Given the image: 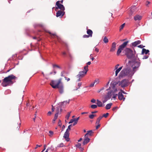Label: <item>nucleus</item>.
I'll return each mask as SVG.
<instances>
[{"mask_svg":"<svg viewBox=\"0 0 152 152\" xmlns=\"http://www.w3.org/2000/svg\"><path fill=\"white\" fill-rule=\"evenodd\" d=\"M118 83L116 82H111L110 84V87H109L110 91L107 93V95L104 96V99H109L111 97L115 99L117 96V94L120 89L117 86Z\"/></svg>","mask_w":152,"mask_h":152,"instance_id":"1","label":"nucleus"},{"mask_svg":"<svg viewBox=\"0 0 152 152\" xmlns=\"http://www.w3.org/2000/svg\"><path fill=\"white\" fill-rule=\"evenodd\" d=\"M50 84L51 86L54 88H58L59 92L61 94L63 92V86L61 82V79H60L58 80L52 81Z\"/></svg>","mask_w":152,"mask_h":152,"instance_id":"2","label":"nucleus"},{"mask_svg":"<svg viewBox=\"0 0 152 152\" xmlns=\"http://www.w3.org/2000/svg\"><path fill=\"white\" fill-rule=\"evenodd\" d=\"M16 77L13 75H10L5 77L2 80L1 85L3 87H6L11 85L13 83V80L15 79Z\"/></svg>","mask_w":152,"mask_h":152,"instance_id":"3","label":"nucleus"},{"mask_svg":"<svg viewBox=\"0 0 152 152\" xmlns=\"http://www.w3.org/2000/svg\"><path fill=\"white\" fill-rule=\"evenodd\" d=\"M135 72L130 67L127 66L120 73V76L121 77L125 76H132Z\"/></svg>","mask_w":152,"mask_h":152,"instance_id":"4","label":"nucleus"},{"mask_svg":"<svg viewBox=\"0 0 152 152\" xmlns=\"http://www.w3.org/2000/svg\"><path fill=\"white\" fill-rule=\"evenodd\" d=\"M132 61H129V62L132 65V67L134 71L135 72L138 70V68L140 65V60L138 59H134Z\"/></svg>","mask_w":152,"mask_h":152,"instance_id":"5","label":"nucleus"},{"mask_svg":"<svg viewBox=\"0 0 152 152\" xmlns=\"http://www.w3.org/2000/svg\"><path fill=\"white\" fill-rule=\"evenodd\" d=\"M35 28L38 30L37 34L38 35L41 36L43 35L44 33V26L42 24H36L34 25Z\"/></svg>","mask_w":152,"mask_h":152,"instance_id":"6","label":"nucleus"},{"mask_svg":"<svg viewBox=\"0 0 152 152\" xmlns=\"http://www.w3.org/2000/svg\"><path fill=\"white\" fill-rule=\"evenodd\" d=\"M112 82H116L118 83L117 86L120 89L119 86H121L122 88H124L128 86L129 83V80H128L124 79L121 80L119 83L118 82L112 81Z\"/></svg>","mask_w":152,"mask_h":152,"instance_id":"7","label":"nucleus"},{"mask_svg":"<svg viewBox=\"0 0 152 152\" xmlns=\"http://www.w3.org/2000/svg\"><path fill=\"white\" fill-rule=\"evenodd\" d=\"M126 54L128 58L132 59L134 58V55L132 51L129 48H126L125 50Z\"/></svg>","mask_w":152,"mask_h":152,"instance_id":"8","label":"nucleus"},{"mask_svg":"<svg viewBox=\"0 0 152 152\" xmlns=\"http://www.w3.org/2000/svg\"><path fill=\"white\" fill-rule=\"evenodd\" d=\"M84 70L80 71L79 72L77 76L78 77H84L86 74L87 71H88V66H86L84 67Z\"/></svg>","mask_w":152,"mask_h":152,"instance_id":"9","label":"nucleus"},{"mask_svg":"<svg viewBox=\"0 0 152 152\" xmlns=\"http://www.w3.org/2000/svg\"><path fill=\"white\" fill-rule=\"evenodd\" d=\"M63 2V0L57 1L56 4V9H59L61 10H65L64 7L63 5L62 4Z\"/></svg>","mask_w":152,"mask_h":152,"instance_id":"10","label":"nucleus"},{"mask_svg":"<svg viewBox=\"0 0 152 152\" xmlns=\"http://www.w3.org/2000/svg\"><path fill=\"white\" fill-rule=\"evenodd\" d=\"M119 66V64H117L115 65V69L116 70L115 71V76H117L118 75V74L121 70L123 66H122L119 68H118V66Z\"/></svg>","mask_w":152,"mask_h":152,"instance_id":"11","label":"nucleus"},{"mask_svg":"<svg viewBox=\"0 0 152 152\" xmlns=\"http://www.w3.org/2000/svg\"><path fill=\"white\" fill-rule=\"evenodd\" d=\"M60 111L59 110V108H58L56 109V113L55 114L54 118L52 121V122L53 124H54L55 123V121L57 119L58 116V115Z\"/></svg>","mask_w":152,"mask_h":152,"instance_id":"12","label":"nucleus"},{"mask_svg":"<svg viewBox=\"0 0 152 152\" xmlns=\"http://www.w3.org/2000/svg\"><path fill=\"white\" fill-rule=\"evenodd\" d=\"M64 10H59L57 12L56 16L58 17H60L62 18L63 16L64 15L65 12L64 11Z\"/></svg>","mask_w":152,"mask_h":152,"instance_id":"13","label":"nucleus"},{"mask_svg":"<svg viewBox=\"0 0 152 152\" xmlns=\"http://www.w3.org/2000/svg\"><path fill=\"white\" fill-rule=\"evenodd\" d=\"M117 96L118 97V99L120 100L124 101L125 99V98L124 97V96L122 92L119 91L118 94H117Z\"/></svg>","mask_w":152,"mask_h":152,"instance_id":"14","label":"nucleus"},{"mask_svg":"<svg viewBox=\"0 0 152 152\" xmlns=\"http://www.w3.org/2000/svg\"><path fill=\"white\" fill-rule=\"evenodd\" d=\"M90 140V139L88 137L86 136V137L85 135L84 141L83 142V145L86 144L88 142H89Z\"/></svg>","mask_w":152,"mask_h":152,"instance_id":"15","label":"nucleus"},{"mask_svg":"<svg viewBox=\"0 0 152 152\" xmlns=\"http://www.w3.org/2000/svg\"><path fill=\"white\" fill-rule=\"evenodd\" d=\"M116 43L115 42H113L112 46L110 50V51L111 52H114L116 49Z\"/></svg>","mask_w":152,"mask_h":152,"instance_id":"16","label":"nucleus"},{"mask_svg":"<svg viewBox=\"0 0 152 152\" xmlns=\"http://www.w3.org/2000/svg\"><path fill=\"white\" fill-rule=\"evenodd\" d=\"M128 43V41L125 42L122 44L120 45L119 47L122 50H123V49L126 46Z\"/></svg>","mask_w":152,"mask_h":152,"instance_id":"17","label":"nucleus"},{"mask_svg":"<svg viewBox=\"0 0 152 152\" xmlns=\"http://www.w3.org/2000/svg\"><path fill=\"white\" fill-rule=\"evenodd\" d=\"M96 104L97 106L99 107H102L104 106V105L103 104L102 102L99 100H97Z\"/></svg>","mask_w":152,"mask_h":152,"instance_id":"18","label":"nucleus"},{"mask_svg":"<svg viewBox=\"0 0 152 152\" xmlns=\"http://www.w3.org/2000/svg\"><path fill=\"white\" fill-rule=\"evenodd\" d=\"M149 51L148 50H146L145 48H143L142 50V54H148V55H149Z\"/></svg>","mask_w":152,"mask_h":152,"instance_id":"19","label":"nucleus"},{"mask_svg":"<svg viewBox=\"0 0 152 152\" xmlns=\"http://www.w3.org/2000/svg\"><path fill=\"white\" fill-rule=\"evenodd\" d=\"M142 17L139 15H137L134 16V20H140L141 19Z\"/></svg>","mask_w":152,"mask_h":152,"instance_id":"20","label":"nucleus"},{"mask_svg":"<svg viewBox=\"0 0 152 152\" xmlns=\"http://www.w3.org/2000/svg\"><path fill=\"white\" fill-rule=\"evenodd\" d=\"M141 42L140 40H138L134 42H133L132 43V46H133L134 47H135L138 45L140 44L141 43Z\"/></svg>","mask_w":152,"mask_h":152,"instance_id":"21","label":"nucleus"},{"mask_svg":"<svg viewBox=\"0 0 152 152\" xmlns=\"http://www.w3.org/2000/svg\"><path fill=\"white\" fill-rule=\"evenodd\" d=\"M87 33L89 36H90V37H92L93 32L90 29H87Z\"/></svg>","mask_w":152,"mask_h":152,"instance_id":"22","label":"nucleus"},{"mask_svg":"<svg viewBox=\"0 0 152 152\" xmlns=\"http://www.w3.org/2000/svg\"><path fill=\"white\" fill-rule=\"evenodd\" d=\"M102 116H100L97 119L96 124H99V122L100 121V120L102 119Z\"/></svg>","mask_w":152,"mask_h":152,"instance_id":"23","label":"nucleus"},{"mask_svg":"<svg viewBox=\"0 0 152 152\" xmlns=\"http://www.w3.org/2000/svg\"><path fill=\"white\" fill-rule=\"evenodd\" d=\"M112 104V103L107 104L106 106V109L107 110H109L111 108V107Z\"/></svg>","mask_w":152,"mask_h":152,"instance_id":"24","label":"nucleus"},{"mask_svg":"<svg viewBox=\"0 0 152 152\" xmlns=\"http://www.w3.org/2000/svg\"><path fill=\"white\" fill-rule=\"evenodd\" d=\"M92 132V131L91 130L88 131L87 133L85 135L86 137V136H87L88 137L89 136H91Z\"/></svg>","mask_w":152,"mask_h":152,"instance_id":"25","label":"nucleus"},{"mask_svg":"<svg viewBox=\"0 0 152 152\" xmlns=\"http://www.w3.org/2000/svg\"><path fill=\"white\" fill-rule=\"evenodd\" d=\"M69 132L67 131H66L64 133V137H69Z\"/></svg>","mask_w":152,"mask_h":152,"instance_id":"26","label":"nucleus"},{"mask_svg":"<svg viewBox=\"0 0 152 152\" xmlns=\"http://www.w3.org/2000/svg\"><path fill=\"white\" fill-rule=\"evenodd\" d=\"M103 41L105 43H107L108 42V40L107 37H104L103 39Z\"/></svg>","mask_w":152,"mask_h":152,"instance_id":"27","label":"nucleus"},{"mask_svg":"<svg viewBox=\"0 0 152 152\" xmlns=\"http://www.w3.org/2000/svg\"><path fill=\"white\" fill-rule=\"evenodd\" d=\"M53 68L56 67L57 68H58L59 69H62V68L61 66H59L57 65L56 64H53Z\"/></svg>","mask_w":152,"mask_h":152,"instance_id":"28","label":"nucleus"},{"mask_svg":"<svg viewBox=\"0 0 152 152\" xmlns=\"http://www.w3.org/2000/svg\"><path fill=\"white\" fill-rule=\"evenodd\" d=\"M122 50L119 47L117 52V55H119L121 52Z\"/></svg>","mask_w":152,"mask_h":152,"instance_id":"29","label":"nucleus"},{"mask_svg":"<svg viewBox=\"0 0 152 152\" xmlns=\"http://www.w3.org/2000/svg\"><path fill=\"white\" fill-rule=\"evenodd\" d=\"M70 115V112H68L65 116V118L68 119Z\"/></svg>","mask_w":152,"mask_h":152,"instance_id":"30","label":"nucleus"},{"mask_svg":"<svg viewBox=\"0 0 152 152\" xmlns=\"http://www.w3.org/2000/svg\"><path fill=\"white\" fill-rule=\"evenodd\" d=\"M125 23H124L121 25L120 27V31H121L123 29L125 26Z\"/></svg>","mask_w":152,"mask_h":152,"instance_id":"31","label":"nucleus"},{"mask_svg":"<svg viewBox=\"0 0 152 152\" xmlns=\"http://www.w3.org/2000/svg\"><path fill=\"white\" fill-rule=\"evenodd\" d=\"M75 146L77 148H80L81 146V144L80 143H77L75 145Z\"/></svg>","mask_w":152,"mask_h":152,"instance_id":"32","label":"nucleus"},{"mask_svg":"<svg viewBox=\"0 0 152 152\" xmlns=\"http://www.w3.org/2000/svg\"><path fill=\"white\" fill-rule=\"evenodd\" d=\"M97 106L95 104H93L91 105V107L92 109H95L97 107Z\"/></svg>","mask_w":152,"mask_h":152,"instance_id":"33","label":"nucleus"},{"mask_svg":"<svg viewBox=\"0 0 152 152\" xmlns=\"http://www.w3.org/2000/svg\"><path fill=\"white\" fill-rule=\"evenodd\" d=\"M31 131V130L30 129L28 128H27L26 129H25L23 131V133H25L26 132H30V131Z\"/></svg>","mask_w":152,"mask_h":152,"instance_id":"34","label":"nucleus"},{"mask_svg":"<svg viewBox=\"0 0 152 152\" xmlns=\"http://www.w3.org/2000/svg\"><path fill=\"white\" fill-rule=\"evenodd\" d=\"M96 116V115H95L91 114L89 115V117L91 119H93L94 117Z\"/></svg>","mask_w":152,"mask_h":152,"instance_id":"35","label":"nucleus"},{"mask_svg":"<svg viewBox=\"0 0 152 152\" xmlns=\"http://www.w3.org/2000/svg\"><path fill=\"white\" fill-rule=\"evenodd\" d=\"M64 146V144L63 143H61L58 144V147H62Z\"/></svg>","mask_w":152,"mask_h":152,"instance_id":"36","label":"nucleus"},{"mask_svg":"<svg viewBox=\"0 0 152 152\" xmlns=\"http://www.w3.org/2000/svg\"><path fill=\"white\" fill-rule=\"evenodd\" d=\"M72 126V125H70L69 126H68V128L66 130V131H67L68 132H69L71 130V126Z\"/></svg>","mask_w":152,"mask_h":152,"instance_id":"37","label":"nucleus"},{"mask_svg":"<svg viewBox=\"0 0 152 152\" xmlns=\"http://www.w3.org/2000/svg\"><path fill=\"white\" fill-rule=\"evenodd\" d=\"M72 126V125H70L69 126H68V128L66 130V131H67L68 132H69L71 130V126Z\"/></svg>","mask_w":152,"mask_h":152,"instance_id":"38","label":"nucleus"},{"mask_svg":"<svg viewBox=\"0 0 152 152\" xmlns=\"http://www.w3.org/2000/svg\"><path fill=\"white\" fill-rule=\"evenodd\" d=\"M118 108V107H113L112 109V110L113 111L115 112L117 109Z\"/></svg>","mask_w":152,"mask_h":152,"instance_id":"39","label":"nucleus"},{"mask_svg":"<svg viewBox=\"0 0 152 152\" xmlns=\"http://www.w3.org/2000/svg\"><path fill=\"white\" fill-rule=\"evenodd\" d=\"M94 84L96 83V84H98L99 83V80L98 79L95 80L94 82Z\"/></svg>","mask_w":152,"mask_h":152,"instance_id":"40","label":"nucleus"},{"mask_svg":"<svg viewBox=\"0 0 152 152\" xmlns=\"http://www.w3.org/2000/svg\"><path fill=\"white\" fill-rule=\"evenodd\" d=\"M108 115L109 113H107L106 114H104L102 116V117H104L105 118H107L108 116Z\"/></svg>","mask_w":152,"mask_h":152,"instance_id":"41","label":"nucleus"},{"mask_svg":"<svg viewBox=\"0 0 152 152\" xmlns=\"http://www.w3.org/2000/svg\"><path fill=\"white\" fill-rule=\"evenodd\" d=\"M94 50L98 53L99 51V49L96 47H94Z\"/></svg>","mask_w":152,"mask_h":152,"instance_id":"42","label":"nucleus"},{"mask_svg":"<svg viewBox=\"0 0 152 152\" xmlns=\"http://www.w3.org/2000/svg\"><path fill=\"white\" fill-rule=\"evenodd\" d=\"M64 138L66 141L68 142L69 141L70 139L69 138V137H64Z\"/></svg>","mask_w":152,"mask_h":152,"instance_id":"43","label":"nucleus"},{"mask_svg":"<svg viewBox=\"0 0 152 152\" xmlns=\"http://www.w3.org/2000/svg\"><path fill=\"white\" fill-rule=\"evenodd\" d=\"M81 85H82V83H81V82L79 83H78V86H77L78 88H79L81 86Z\"/></svg>","mask_w":152,"mask_h":152,"instance_id":"44","label":"nucleus"},{"mask_svg":"<svg viewBox=\"0 0 152 152\" xmlns=\"http://www.w3.org/2000/svg\"><path fill=\"white\" fill-rule=\"evenodd\" d=\"M120 91L121 92H122V94L123 93V94H126V92H125V91H123L122 89H120V90L118 91Z\"/></svg>","mask_w":152,"mask_h":152,"instance_id":"45","label":"nucleus"},{"mask_svg":"<svg viewBox=\"0 0 152 152\" xmlns=\"http://www.w3.org/2000/svg\"><path fill=\"white\" fill-rule=\"evenodd\" d=\"M148 56L149 55H147L146 56H144L143 58V59H147V58L148 57Z\"/></svg>","mask_w":152,"mask_h":152,"instance_id":"46","label":"nucleus"},{"mask_svg":"<svg viewBox=\"0 0 152 152\" xmlns=\"http://www.w3.org/2000/svg\"><path fill=\"white\" fill-rule=\"evenodd\" d=\"M90 36H89L88 35H84L83 36V38H88L89 37H90Z\"/></svg>","mask_w":152,"mask_h":152,"instance_id":"47","label":"nucleus"},{"mask_svg":"<svg viewBox=\"0 0 152 152\" xmlns=\"http://www.w3.org/2000/svg\"><path fill=\"white\" fill-rule=\"evenodd\" d=\"M138 47L140 48H143V47H145V46H143L142 45H138Z\"/></svg>","mask_w":152,"mask_h":152,"instance_id":"48","label":"nucleus"},{"mask_svg":"<svg viewBox=\"0 0 152 152\" xmlns=\"http://www.w3.org/2000/svg\"><path fill=\"white\" fill-rule=\"evenodd\" d=\"M94 82L92 83L89 86L90 87H93L94 85Z\"/></svg>","mask_w":152,"mask_h":152,"instance_id":"49","label":"nucleus"},{"mask_svg":"<svg viewBox=\"0 0 152 152\" xmlns=\"http://www.w3.org/2000/svg\"><path fill=\"white\" fill-rule=\"evenodd\" d=\"M90 58L92 60V61H93L94 60V58L93 57L92 54H91L90 55Z\"/></svg>","mask_w":152,"mask_h":152,"instance_id":"50","label":"nucleus"},{"mask_svg":"<svg viewBox=\"0 0 152 152\" xmlns=\"http://www.w3.org/2000/svg\"><path fill=\"white\" fill-rule=\"evenodd\" d=\"M96 100L94 99H92L91 100V102L92 103H95L96 102Z\"/></svg>","mask_w":152,"mask_h":152,"instance_id":"51","label":"nucleus"},{"mask_svg":"<svg viewBox=\"0 0 152 152\" xmlns=\"http://www.w3.org/2000/svg\"><path fill=\"white\" fill-rule=\"evenodd\" d=\"M74 120H73V119H71V120H70V121L69 122V124H71V123H73L74 122Z\"/></svg>","mask_w":152,"mask_h":152,"instance_id":"52","label":"nucleus"},{"mask_svg":"<svg viewBox=\"0 0 152 152\" xmlns=\"http://www.w3.org/2000/svg\"><path fill=\"white\" fill-rule=\"evenodd\" d=\"M17 54H15V55H14L13 56H12V59H13L15 60V59H14L15 58L17 57Z\"/></svg>","mask_w":152,"mask_h":152,"instance_id":"53","label":"nucleus"},{"mask_svg":"<svg viewBox=\"0 0 152 152\" xmlns=\"http://www.w3.org/2000/svg\"><path fill=\"white\" fill-rule=\"evenodd\" d=\"M46 145H45L44 146V149L42 151V152H43V151H44L45 149H46Z\"/></svg>","mask_w":152,"mask_h":152,"instance_id":"54","label":"nucleus"},{"mask_svg":"<svg viewBox=\"0 0 152 152\" xmlns=\"http://www.w3.org/2000/svg\"><path fill=\"white\" fill-rule=\"evenodd\" d=\"M65 77V80H66L67 81H68L69 80H70V78H68V77Z\"/></svg>","mask_w":152,"mask_h":152,"instance_id":"55","label":"nucleus"},{"mask_svg":"<svg viewBox=\"0 0 152 152\" xmlns=\"http://www.w3.org/2000/svg\"><path fill=\"white\" fill-rule=\"evenodd\" d=\"M52 114V113L50 111H49L47 113V115L48 116H50Z\"/></svg>","mask_w":152,"mask_h":152,"instance_id":"56","label":"nucleus"},{"mask_svg":"<svg viewBox=\"0 0 152 152\" xmlns=\"http://www.w3.org/2000/svg\"><path fill=\"white\" fill-rule=\"evenodd\" d=\"M62 55L64 56H66V53L65 52H63L62 53Z\"/></svg>","mask_w":152,"mask_h":152,"instance_id":"57","label":"nucleus"},{"mask_svg":"<svg viewBox=\"0 0 152 152\" xmlns=\"http://www.w3.org/2000/svg\"><path fill=\"white\" fill-rule=\"evenodd\" d=\"M42 146V145H37L36 146V147L35 148V149H37L38 147H40Z\"/></svg>","mask_w":152,"mask_h":152,"instance_id":"58","label":"nucleus"},{"mask_svg":"<svg viewBox=\"0 0 152 152\" xmlns=\"http://www.w3.org/2000/svg\"><path fill=\"white\" fill-rule=\"evenodd\" d=\"M58 124H59V125L61 126V121L60 120H59Z\"/></svg>","mask_w":152,"mask_h":152,"instance_id":"59","label":"nucleus"},{"mask_svg":"<svg viewBox=\"0 0 152 152\" xmlns=\"http://www.w3.org/2000/svg\"><path fill=\"white\" fill-rule=\"evenodd\" d=\"M97 125L96 127V129H97L100 126V124H97Z\"/></svg>","mask_w":152,"mask_h":152,"instance_id":"60","label":"nucleus"},{"mask_svg":"<svg viewBox=\"0 0 152 152\" xmlns=\"http://www.w3.org/2000/svg\"><path fill=\"white\" fill-rule=\"evenodd\" d=\"M23 58V56H21L20 57H18V59H19V60H21Z\"/></svg>","mask_w":152,"mask_h":152,"instance_id":"61","label":"nucleus"},{"mask_svg":"<svg viewBox=\"0 0 152 152\" xmlns=\"http://www.w3.org/2000/svg\"><path fill=\"white\" fill-rule=\"evenodd\" d=\"M77 122L76 121L75 122H74V123L73 124V126H75L77 124Z\"/></svg>","mask_w":152,"mask_h":152,"instance_id":"62","label":"nucleus"},{"mask_svg":"<svg viewBox=\"0 0 152 152\" xmlns=\"http://www.w3.org/2000/svg\"><path fill=\"white\" fill-rule=\"evenodd\" d=\"M91 64V62L90 61H89L87 63V66H88V65H90Z\"/></svg>","mask_w":152,"mask_h":152,"instance_id":"63","label":"nucleus"},{"mask_svg":"<svg viewBox=\"0 0 152 152\" xmlns=\"http://www.w3.org/2000/svg\"><path fill=\"white\" fill-rule=\"evenodd\" d=\"M49 133L51 135H52L53 134V132L51 131H50L49 132Z\"/></svg>","mask_w":152,"mask_h":152,"instance_id":"64","label":"nucleus"}]
</instances>
